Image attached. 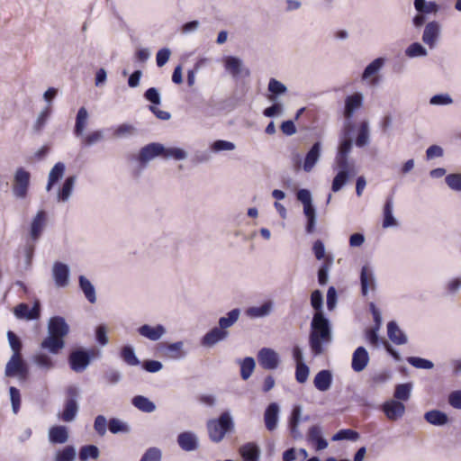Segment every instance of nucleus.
<instances>
[{
	"instance_id": "obj_1",
	"label": "nucleus",
	"mask_w": 461,
	"mask_h": 461,
	"mask_svg": "<svg viewBox=\"0 0 461 461\" xmlns=\"http://www.w3.org/2000/svg\"><path fill=\"white\" fill-rule=\"evenodd\" d=\"M351 149L352 140L350 138H344L339 145L334 159V169L338 170L331 184V190L334 193L340 191L350 177L356 175L354 165L348 161V155Z\"/></svg>"
},
{
	"instance_id": "obj_2",
	"label": "nucleus",
	"mask_w": 461,
	"mask_h": 461,
	"mask_svg": "<svg viewBox=\"0 0 461 461\" xmlns=\"http://www.w3.org/2000/svg\"><path fill=\"white\" fill-rule=\"evenodd\" d=\"M332 340V330L330 320L323 312H315L311 321L309 346L314 357L323 354L325 344Z\"/></svg>"
},
{
	"instance_id": "obj_3",
	"label": "nucleus",
	"mask_w": 461,
	"mask_h": 461,
	"mask_svg": "<svg viewBox=\"0 0 461 461\" xmlns=\"http://www.w3.org/2000/svg\"><path fill=\"white\" fill-rule=\"evenodd\" d=\"M69 333V326L61 316H53L48 321V336L41 341V348L51 354H58L64 347V338Z\"/></svg>"
},
{
	"instance_id": "obj_4",
	"label": "nucleus",
	"mask_w": 461,
	"mask_h": 461,
	"mask_svg": "<svg viewBox=\"0 0 461 461\" xmlns=\"http://www.w3.org/2000/svg\"><path fill=\"white\" fill-rule=\"evenodd\" d=\"M209 438L213 443H220L228 432L234 429V421L229 411H223L217 419L206 422Z\"/></svg>"
},
{
	"instance_id": "obj_5",
	"label": "nucleus",
	"mask_w": 461,
	"mask_h": 461,
	"mask_svg": "<svg viewBox=\"0 0 461 461\" xmlns=\"http://www.w3.org/2000/svg\"><path fill=\"white\" fill-rule=\"evenodd\" d=\"M66 393L67 397L60 418L65 422H71L76 419L79 411V405L77 402L79 389L75 385H70L67 388Z\"/></svg>"
},
{
	"instance_id": "obj_6",
	"label": "nucleus",
	"mask_w": 461,
	"mask_h": 461,
	"mask_svg": "<svg viewBox=\"0 0 461 461\" xmlns=\"http://www.w3.org/2000/svg\"><path fill=\"white\" fill-rule=\"evenodd\" d=\"M94 350H88L82 348H77L72 350L68 358L69 367L76 373L84 372L90 365L94 357Z\"/></svg>"
},
{
	"instance_id": "obj_7",
	"label": "nucleus",
	"mask_w": 461,
	"mask_h": 461,
	"mask_svg": "<svg viewBox=\"0 0 461 461\" xmlns=\"http://www.w3.org/2000/svg\"><path fill=\"white\" fill-rule=\"evenodd\" d=\"M162 150L163 144L159 142H151L143 146L135 158L140 168H146L152 159L160 157Z\"/></svg>"
},
{
	"instance_id": "obj_8",
	"label": "nucleus",
	"mask_w": 461,
	"mask_h": 461,
	"mask_svg": "<svg viewBox=\"0 0 461 461\" xmlns=\"http://www.w3.org/2000/svg\"><path fill=\"white\" fill-rule=\"evenodd\" d=\"M30 179L31 174L23 167L16 169L13 185V194L15 197L23 199L27 195Z\"/></svg>"
},
{
	"instance_id": "obj_9",
	"label": "nucleus",
	"mask_w": 461,
	"mask_h": 461,
	"mask_svg": "<svg viewBox=\"0 0 461 461\" xmlns=\"http://www.w3.org/2000/svg\"><path fill=\"white\" fill-rule=\"evenodd\" d=\"M224 68L234 79L250 76V70L244 66L240 58L235 56H227L224 59Z\"/></svg>"
},
{
	"instance_id": "obj_10",
	"label": "nucleus",
	"mask_w": 461,
	"mask_h": 461,
	"mask_svg": "<svg viewBox=\"0 0 461 461\" xmlns=\"http://www.w3.org/2000/svg\"><path fill=\"white\" fill-rule=\"evenodd\" d=\"M47 219L48 215L44 210L38 211L36 215L32 218L30 224L29 239L33 243H36L40 240L47 225Z\"/></svg>"
},
{
	"instance_id": "obj_11",
	"label": "nucleus",
	"mask_w": 461,
	"mask_h": 461,
	"mask_svg": "<svg viewBox=\"0 0 461 461\" xmlns=\"http://www.w3.org/2000/svg\"><path fill=\"white\" fill-rule=\"evenodd\" d=\"M360 286H361V294L363 296H366L369 291L376 290V278L374 272V269L368 266L365 265L361 267L360 276H359Z\"/></svg>"
},
{
	"instance_id": "obj_12",
	"label": "nucleus",
	"mask_w": 461,
	"mask_h": 461,
	"mask_svg": "<svg viewBox=\"0 0 461 461\" xmlns=\"http://www.w3.org/2000/svg\"><path fill=\"white\" fill-rule=\"evenodd\" d=\"M41 305L39 300H35L32 307L30 309L27 303H19L14 311L17 319L34 321L41 317Z\"/></svg>"
},
{
	"instance_id": "obj_13",
	"label": "nucleus",
	"mask_w": 461,
	"mask_h": 461,
	"mask_svg": "<svg viewBox=\"0 0 461 461\" xmlns=\"http://www.w3.org/2000/svg\"><path fill=\"white\" fill-rule=\"evenodd\" d=\"M302 411L303 407L299 404H296L293 407L291 414L288 418L287 426L289 434L294 440H302L303 438V434L299 429V426L302 422Z\"/></svg>"
},
{
	"instance_id": "obj_14",
	"label": "nucleus",
	"mask_w": 461,
	"mask_h": 461,
	"mask_svg": "<svg viewBox=\"0 0 461 461\" xmlns=\"http://www.w3.org/2000/svg\"><path fill=\"white\" fill-rule=\"evenodd\" d=\"M364 95L361 92H355L347 95L344 101L343 116L349 121L353 118L355 113L363 106Z\"/></svg>"
},
{
	"instance_id": "obj_15",
	"label": "nucleus",
	"mask_w": 461,
	"mask_h": 461,
	"mask_svg": "<svg viewBox=\"0 0 461 461\" xmlns=\"http://www.w3.org/2000/svg\"><path fill=\"white\" fill-rule=\"evenodd\" d=\"M183 341H176L174 343H160L158 345L159 352L171 359H183L185 358L188 352L184 348Z\"/></svg>"
},
{
	"instance_id": "obj_16",
	"label": "nucleus",
	"mask_w": 461,
	"mask_h": 461,
	"mask_svg": "<svg viewBox=\"0 0 461 461\" xmlns=\"http://www.w3.org/2000/svg\"><path fill=\"white\" fill-rule=\"evenodd\" d=\"M440 24L437 21L429 22L423 30L421 40L430 50L434 49L440 36Z\"/></svg>"
},
{
	"instance_id": "obj_17",
	"label": "nucleus",
	"mask_w": 461,
	"mask_h": 461,
	"mask_svg": "<svg viewBox=\"0 0 461 461\" xmlns=\"http://www.w3.org/2000/svg\"><path fill=\"white\" fill-rule=\"evenodd\" d=\"M258 360L266 370H274L279 365L278 354L272 348H263L258 351Z\"/></svg>"
},
{
	"instance_id": "obj_18",
	"label": "nucleus",
	"mask_w": 461,
	"mask_h": 461,
	"mask_svg": "<svg viewBox=\"0 0 461 461\" xmlns=\"http://www.w3.org/2000/svg\"><path fill=\"white\" fill-rule=\"evenodd\" d=\"M52 277L58 287H66L69 282V267L62 262H55L52 267Z\"/></svg>"
},
{
	"instance_id": "obj_19",
	"label": "nucleus",
	"mask_w": 461,
	"mask_h": 461,
	"mask_svg": "<svg viewBox=\"0 0 461 461\" xmlns=\"http://www.w3.org/2000/svg\"><path fill=\"white\" fill-rule=\"evenodd\" d=\"M177 444L186 452H192L199 447V439L196 434L193 431H184L177 436Z\"/></svg>"
},
{
	"instance_id": "obj_20",
	"label": "nucleus",
	"mask_w": 461,
	"mask_h": 461,
	"mask_svg": "<svg viewBox=\"0 0 461 461\" xmlns=\"http://www.w3.org/2000/svg\"><path fill=\"white\" fill-rule=\"evenodd\" d=\"M230 335L228 330H222L219 327L211 329L201 339L203 347L212 348L217 343L225 340Z\"/></svg>"
},
{
	"instance_id": "obj_21",
	"label": "nucleus",
	"mask_w": 461,
	"mask_h": 461,
	"mask_svg": "<svg viewBox=\"0 0 461 461\" xmlns=\"http://www.w3.org/2000/svg\"><path fill=\"white\" fill-rule=\"evenodd\" d=\"M369 360V354L366 348L357 347L352 355L351 368L357 373L362 372L367 366Z\"/></svg>"
},
{
	"instance_id": "obj_22",
	"label": "nucleus",
	"mask_w": 461,
	"mask_h": 461,
	"mask_svg": "<svg viewBox=\"0 0 461 461\" xmlns=\"http://www.w3.org/2000/svg\"><path fill=\"white\" fill-rule=\"evenodd\" d=\"M383 411L391 420H397L402 418L405 412V406L397 400H391L384 403Z\"/></svg>"
},
{
	"instance_id": "obj_23",
	"label": "nucleus",
	"mask_w": 461,
	"mask_h": 461,
	"mask_svg": "<svg viewBox=\"0 0 461 461\" xmlns=\"http://www.w3.org/2000/svg\"><path fill=\"white\" fill-rule=\"evenodd\" d=\"M279 412V405L276 402H271L266 408L264 412V421L267 430L273 431L277 428Z\"/></svg>"
},
{
	"instance_id": "obj_24",
	"label": "nucleus",
	"mask_w": 461,
	"mask_h": 461,
	"mask_svg": "<svg viewBox=\"0 0 461 461\" xmlns=\"http://www.w3.org/2000/svg\"><path fill=\"white\" fill-rule=\"evenodd\" d=\"M321 151V143L320 141H316L312 144L309 151L307 152L304 162H303V170L305 172H311L316 163L319 161Z\"/></svg>"
},
{
	"instance_id": "obj_25",
	"label": "nucleus",
	"mask_w": 461,
	"mask_h": 461,
	"mask_svg": "<svg viewBox=\"0 0 461 461\" xmlns=\"http://www.w3.org/2000/svg\"><path fill=\"white\" fill-rule=\"evenodd\" d=\"M333 381V375L330 370L323 369L316 374L313 379L315 388L321 392L328 391Z\"/></svg>"
},
{
	"instance_id": "obj_26",
	"label": "nucleus",
	"mask_w": 461,
	"mask_h": 461,
	"mask_svg": "<svg viewBox=\"0 0 461 461\" xmlns=\"http://www.w3.org/2000/svg\"><path fill=\"white\" fill-rule=\"evenodd\" d=\"M138 332L142 337L152 341H157L166 333V329L161 324H158L154 327L149 324H144L138 329Z\"/></svg>"
},
{
	"instance_id": "obj_27",
	"label": "nucleus",
	"mask_w": 461,
	"mask_h": 461,
	"mask_svg": "<svg viewBox=\"0 0 461 461\" xmlns=\"http://www.w3.org/2000/svg\"><path fill=\"white\" fill-rule=\"evenodd\" d=\"M387 335L389 339L395 345H404L408 339L406 334L399 328L394 321L387 323Z\"/></svg>"
},
{
	"instance_id": "obj_28",
	"label": "nucleus",
	"mask_w": 461,
	"mask_h": 461,
	"mask_svg": "<svg viewBox=\"0 0 461 461\" xmlns=\"http://www.w3.org/2000/svg\"><path fill=\"white\" fill-rule=\"evenodd\" d=\"M274 308V303L271 300L266 301L259 306H251L246 310V315L249 318H264L268 316Z\"/></svg>"
},
{
	"instance_id": "obj_29",
	"label": "nucleus",
	"mask_w": 461,
	"mask_h": 461,
	"mask_svg": "<svg viewBox=\"0 0 461 461\" xmlns=\"http://www.w3.org/2000/svg\"><path fill=\"white\" fill-rule=\"evenodd\" d=\"M240 454L243 461H259L260 449L254 442H249L240 447Z\"/></svg>"
},
{
	"instance_id": "obj_30",
	"label": "nucleus",
	"mask_w": 461,
	"mask_h": 461,
	"mask_svg": "<svg viewBox=\"0 0 461 461\" xmlns=\"http://www.w3.org/2000/svg\"><path fill=\"white\" fill-rule=\"evenodd\" d=\"M68 439V431L67 427L62 425L52 426L49 429V440L52 444H63Z\"/></svg>"
},
{
	"instance_id": "obj_31",
	"label": "nucleus",
	"mask_w": 461,
	"mask_h": 461,
	"mask_svg": "<svg viewBox=\"0 0 461 461\" xmlns=\"http://www.w3.org/2000/svg\"><path fill=\"white\" fill-rule=\"evenodd\" d=\"M76 181H77V176L75 175L68 176L65 179V181L62 184L61 188L58 192V201L59 202L66 203L69 200V198L73 193Z\"/></svg>"
},
{
	"instance_id": "obj_32",
	"label": "nucleus",
	"mask_w": 461,
	"mask_h": 461,
	"mask_svg": "<svg viewBox=\"0 0 461 461\" xmlns=\"http://www.w3.org/2000/svg\"><path fill=\"white\" fill-rule=\"evenodd\" d=\"M88 112L86 107L82 106L78 109L74 127V134L76 137H83L85 129L88 122Z\"/></svg>"
},
{
	"instance_id": "obj_33",
	"label": "nucleus",
	"mask_w": 461,
	"mask_h": 461,
	"mask_svg": "<svg viewBox=\"0 0 461 461\" xmlns=\"http://www.w3.org/2000/svg\"><path fill=\"white\" fill-rule=\"evenodd\" d=\"M65 170L66 166L62 162H58L53 166L49 173L48 183L46 185V190L48 192L50 191L53 185L63 177Z\"/></svg>"
},
{
	"instance_id": "obj_34",
	"label": "nucleus",
	"mask_w": 461,
	"mask_h": 461,
	"mask_svg": "<svg viewBox=\"0 0 461 461\" xmlns=\"http://www.w3.org/2000/svg\"><path fill=\"white\" fill-rule=\"evenodd\" d=\"M78 285L87 301L90 303H95L96 302V294L93 284L85 276L81 275L78 277Z\"/></svg>"
},
{
	"instance_id": "obj_35",
	"label": "nucleus",
	"mask_w": 461,
	"mask_h": 461,
	"mask_svg": "<svg viewBox=\"0 0 461 461\" xmlns=\"http://www.w3.org/2000/svg\"><path fill=\"white\" fill-rule=\"evenodd\" d=\"M413 5L418 13L423 14H436L439 11V5L434 1L414 0Z\"/></svg>"
},
{
	"instance_id": "obj_36",
	"label": "nucleus",
	"mask_w": 461,
	"mask_h": 461,
	"mask_svg": "<svg viewBox=\"0 0 461 461\" xmlns=\"http://www.w3.org/2000/svg\"><path fill=\"white\" fill-rule=\"evenodd\" d=\"M393 200L392 196L387 197L385 203L384 205V220H383V227L390 228L397 225V221L393 214Z\"/></svg>"
},
{
	"instance_id": "obj_37",
	"label": "nucleus",
	"mask_w": 461,
	"mask_h": 461,
	"mask_svg": "<svg viewBox=\"0 0 461 461\" xmlns=\"http://www.w3.org/2000/svg\"><path fill=\"white\" fill-rule=\"evenodd\" d=\"M424 419L427 422L435 426H443L448 422V416L447 413L438 410L427 411L424 414Z\"/></svg>"
},
{
	"instance_id": "obj_38",
	"label": "nucleus",
	"mask_w": 461,
	"mask_h": 461,
	"mask_svg": "<svg viewBox=\"0 0 461 461\" xmlns=\"http://www.w3.org/2000/svg\"><path fill=\"white\" fill-rule=\"evenodd\" d=\"M241 311L239 308L232 309L226 316H222L219 319V328L222 330H228L229 328L233 326L239 320Z\"/></svg>"
},
{
	"instance_id": "obj_39",
	"label": "nucleus",
	"mask_w": 461,
	"mask_h": 461,
	"mask_svg": "<svg viewBox=\"0 0 461 461\" xmlns=\"http://www.w3.org/2000/svg\"><path fill=\"white\" fill-rule=\"evenodd\" d=\"M303 213L307 219L305 230L311 234L314 231L317 221L316 210L312 203L303 205Z\"/></svg>"
},
{
	"instance_id": "obj_40",
	"label": "nucleus",
	"mask_w": 461,
	"mask_h": 461,
	"mask_svg": "<svg viewBox=\"0 0 461 461\" xmlns=\"http://www.w3.org/2000/svg\"><path fill=\"white\" fill-rule=\"evenodd\" d=\"M131 403L138 410L150 413L156 410V404L151 402L148 397L143 395H136L131 399Z\"/></svg>"
},
{
	"instance_id": "obj_41",
	"label": "nucleus",
	"mask_w": 461,
	"mask_h": 461,
	"mask_svg": "<svg viewBox=\"0 0 461 461\" xmlns=\"http://www.w3.org/2000/svg\"><path fill=\"white\" fill-rule=\"evenodd\" d=\"M23 363L24 361L23 360L21 354H13L5 366V375L8 377L16 376L17 370L22 367Z\"/></svg>"
},
{
	"instance_id": "obj_42",
	"label": "nucleus",
	"mask_w": 461,
	"mask_h": 461,
	"mask_svg": "<svg viewBox=\"0 0 461 461\" xmlns=\"http://www.w3.org/2000/svg\"><path fill=\"white\" fill-rule=\"evenodd\" d=\"M267 89L271 93L269 100L272 102H275L279 95L287 92L286 86L276 78H270Z\"/></svg>"
},
{
	"instance_id": "obj_43",
	"label": "nucleus",
	"mask_w": 461,
	"mask_h": 461,
	"mask_svg": "<svg viewBox=\"0 0 461 461\" xmlns=\"http://www.w3.org/2000/svg\"><path fill=\"white\" fill-rule=\"evenodd\" d=\"M384 62H385V59L384 58H376L371 63H369L364 69L363 73H362V79L363 80H366L369 77H371L372 76L375 75L376 73H378L381 68L384 67Z\"/></svg>"
},
{
	"instance_id": "obj_44",
	"label": "nucleus",
	"mask_w": 461,
	"mask_h": 461,
	"mask_svg": "<svg viewBox=\"0 0 461 461\" xmlns=\"http://www.w3.org/2000/svg\"><path fill=\"white\" fill-rule=\"evenodd\" d=\"M160 158L164 159L174 158L176 160H183L187 158V153L180 148L171 147L166 148L163 145V150L161 151Z\"/></svg>"
},
{
	"instance_id": "obj_45",
	"label": "nucleus",
	"mask_w": 461,
	"mask_h": 461,
	"mask_svg": "<svg viewBox=\"0 0 461 461\" xmlns=\"http://www.w3.org/2000/svg\"><path fill=\"white\" fill-rule=\"evenodd\" d=\"M239 363L240 365V376L243 380H248L256 366L255 359L251 357H246L242 360H239Z\"/></svg>"
},
{
	"instance_id": "obj_46",
	"label": "nucleus",
	"mask_w": 461,
	"mask_h": 461,
	"mask_svg": "<svg viewBox=\"0 0 461 461\" xmlns=\"http://www.w3.org/2000/svg\"><path fill=\"white\" fill-rule=\"evenodd\" d=\"M99 455V448L95 445H86L80 448L78 456L81 461H87L89 459H97Z\"/></svg>"
},
{
	"instance_id": "obj_47",
	"label": "nucleus",
	"mask_w": 461,
	"mask_h": 461,
	"mask_svg": "<svg viewBox=\"0 0 461 461\" xmlns=\"http://www.w3.org/2000/svg\"><path fill=\"white\" fill-rule=\"evenodd\" d=\"M121 357L129 366H139L140 364V359L135 354L134 348L130 345L122 347L121 349Z\"/></svg>"
},
{
	"instance_id": "obj_48",
	"label": "nucleus",
	"mask_w": 461,
	"mask_h": 461,
	"mask_svg": "<svg viewBox=\"0 0 461 461\" xmlns=\"http://www.w3.org/2000/svg\"><path fill=\"white\" fill-rule=\"evenodd\" d=\"M405 55L410 59L426 57L428 50L421 43L413 42L406 48Z\"/></svg>"
},
{
	"instance_id": "obj_49",
	"label": "nucleus",
	"mask_w": 461,
	"mask_h": 461,
	"mask_svg": "<svg viewBox=\"0 0 461 461\" xmlns=\"http://www.w3.org/2000/svg\"><path fill=\"white\" fill-rule=\"evenodd\" d=\"M359 438V433L350 429H343L335 433L332 437L333 441L350 440L357 441Z\"/></svg>"
},
{
	"instance_id": "obj_50",
	"label": "nucleus",
	"mask_w": 461,
	"mask_h": 461,
	"mask_svg": "<svg viewBox=\"0 0 461 461\" xmlns=\"http://www.w3.org/2000/svg\"><path fill=\"white\" fill-rule=\"evenodd\" d=\"M333 258L329 257L318 270V282L321 285H325L329 279V271L332 265Z\"/></svg>"
},
{
	"instance_id": "obj_51",
	"label": "nucleus",
	"mask_w": 461,
	"mask_h": 461,
	"mask_svg": "<svg viewBox=\"0 0 461 461\" xmlns=\"http://www.w3.org/2000/svg\"><path fill=\"white\" fill-rule=\"evenodd\" d=\"M108 429L113 434L128 433L130 431L129 426L117 418H112L109 420Z\"/></svg>"
},
{
	"instance_id": "obj_52",
	"label": "nucleus",
	"mask_w": 461,
	"mask_h": 461,
	"mask_svg": "<svg viewBox=\"0 0 461 461\" xmlns=\"http://www.w3.org/2000/svg\"><path fill=\"white\" fill-rule=\"evenodd\" d=\"M369 142V130L368 123L364 122L361 123L357 137L356 140V145L359 148L365 147Z\"/></svg>"
},
{
	"instance_id": "obj_53",
	"label": "nucleus",
	"mask_w": 461,
	"mask_h": 461,
	"mask_svg": "<svg viewBox=\"0 0 461 461\" xmlns=\"http://www.w3.org/2000/svg\"><path fill=\"white\" fill-rule=\"evenodd\" d=\"M76 449L73 446H66L62 450L57 452L55 461H74Z\"/></svg>"
},
{
	"instance_id": "obj_54",
	"label": "nucleus",
	"mask_w": 461,
	"mask_h": 461,
	"mask_svg": "<svg viewBox=\"0 0 461 461\" xmlns=\"http://www.w3.org/2000/svg\"><path fill=\"white\" fill-rule=\"evenodd\" d=\"M34 363L42 369L50 370L54 367V362L50 356L45 353H39L34 357Z\"/></svg>"
},
{
	"instance_id": "obj_55",
	"label": "nucleus",
	"mask_w": 461,
	"mask_h": 461,
	"mask_svg": "<svg viewBox=\"0 0 461 461\" xmlns=\"http://www.w3.org/2000/svg\"><path fill=\"white\" fill-rule=\"evenodd\" d=\"M407 362L412 366L420 369H431L434 366L432 361L420 357H409Z\"/></svg>"
},
{
	"instance_id": "obj_56",
	"label": "nucleus",
	"mask_w": 461,
	"mask_h": 461,
	"mask_svg": "<svg viewBox=\"0 0 461 461\" xmlns=\"http://www.w3.org/2000/svg\"><path fill=\"white\" fill-rule=\"evenodd\" d=\"M411 384H397L394 391V397L400 401H407L411 396Z\"/></svg>"
},
{
	"instance_id": "obj_57",
	"label": "nucleus",
	"mask_w": 461,
	"mask_h": 461,
	"mask_svg": "<svg viewBox=\"0 0 461 461\" xmlns=\"http://www.w3.org/2000/svg\"><path fill=\"white\" fill-rule=\"evenodd\" d=\"M82 138V144L84 146L89 147L92 146L98 141H101L104 139V131L103 130H97L95 131L90 132L86 136L81 137Z\"/></svg>"
},
{
	"instance_id": "obj_58",
	"label": "nucleus",
	"mask_w": 461,
	"mask_h": 461,
	"mask_svg": "<svg viewBox=\"0 0 461 461\" xmlns=\"http://www.w3.org/2000/svg\"><path fill=\"white\" fill-rule=\"evenodd\" d=\"M50 114V108L49 106L45 107L37 117L34 125L33 130L35 132H41V130L44 128L47 120Z\"/></svg>"
},
{
	"instance_id": "obj_59",
	"label": "nucleus",
	"mask_w": 461,
	"mask_h": 461,
	"mask_svg": "<svg viewBox=\"0 0 461 461\" xmlns=\"http://www.w3.org/2000/svg\"><path fill=\"white\" fill-rule=\"evenodd\" d=\"M310 374V368L305 363H299L295 367V379L300 384H304Z\"/></svg>"
},
{
	"instance_id": "obj_60",
	"label": "nucleus",
	"mask_w": 461,
	"mask_h": 461,
	"mask_svg": "<svg viewBox=\"0 0 461 461\" xmlns=\"http://www.w3.org/2000/svg\"><path fill=\"white\" fill-rule=\"evenodd\" d=\"M446 184L454 191L461 192V174H448L445 177Z\"/></svg>"
},
{
	"instance_id": "obj_61",
	"label": "nucleus",
	"mask_w": 461,
	"mask_h": 461,
	"mask_svg": "<svg viewBox=\"0 0 461 461\" xmlns=\"http://www.w3.org/2000/svg\"><path fill=\"white\" fill-rule=\"evenodd\" d=\"M311 305L315 312H323V294L320 290H314L311 294Z\"/></svg>"
},
{
	"instance_id": "obj_62",
	"label": "nucleus",
	"mask_w": 461,
	"mask_h": 461,
	"mask_svg": "<svg viewBox=\"0 0 461 461\" xmlns=\"http://www.w3.org/2000/svg\"><path fill=\"white\" fill-rule=\"evenodd\" d=\"M9 393H10V399H11V403H12V410L14 414H17L20 410V406H21L20 391L16 387L11 386L9 388Z\"/></svg>"
},
{
	"instance_id": "obj_63",
	"label": "nucleus",
	"mask_w": 461,
	"mask_h": 461,
	"mask_svg": "<svg viewBox=\"0 0 461 461\" xmlns=\"http://www.w3.org/2000/svg\"><path fill=\"white\" fill-rule=\"evenodd\" d=\"M108 422L106 418L104 415H97L94 421V429L95 432L103 437L105 435L107 431Z\"/></svg>"
},
{
	"instance_id": "obj_64",
	"label": "nucleus",
	"mask_w": 461,
	"mask_h": 461,
	"mask_svg": "<svg viewBox=\"0 0 461 461\" xmlns=\"http://www.w3.org/2000/svg\"><path fill=\"white\" fill-rule=\"evenodd\" d=\"M161 450L153 447L145 451L140 461H161Z\"/></svg>"
}]
</instances>
